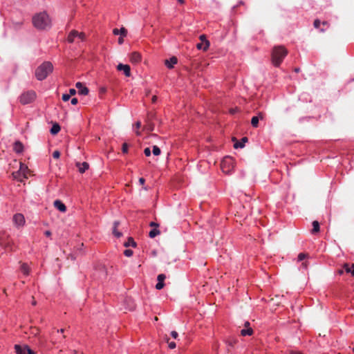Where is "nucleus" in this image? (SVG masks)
Listing matches in <instances>:
<instances>
[{"mask_svg":"<svg viewBox=\"0 0 354 354\" xmlns=\"http://www.w3.org/2000/svg\"><path fill=\"white\" fill-rule=\"evenodd\" d=\"M176 343L174 342H169V347L170 348H176Z\"/></svg>","mask_w":354,"mask_h":354,"instance_id":"obj_43","label":"nucleus"},{"mask_svg":"<svg viewBox=\"0 0 354 354\" xmlns=\"http://www.w3.org/2000/svg\"><path fill=\"white\" fill-rule=\"evenodd\" d=\"M36 93L32 90H30L23 92L19 99L21 104L26 105L33 102L36 99Z\"/></svg>","mask_w":354,"mask_h":354,"instance_id":"obj_6","label":"nucleus"},{"mask_svg":"<svg viewBox=\"0 0 354 354\" xmlns=\"http://www.w3.org/2000/svg\"><path fill=\"white\" fill-rule=\"evenodd\" d=\"M133 245H134V248H136V242H134Z\"/></svg>","mask_w":354,"mask_h":354,"instance_id":"obj_64","label":"nucleus"},{"mask_svg":"<svg viewBox=\"0 0 354 354\" xmlns=\"http://www.w3.org/2000/svg\"><path fill=\"white\" fill-rule=\"evenodd\" d=\"M322 24H323L324 26H325V25H328V22H327V21H323V22H322Z\"/></svg>","mask_w":354,"mask_h":354,"instance_id":"obj_61","label":"nucleus"},{"mask_svg":"<svg viewBox=\"0 0 354 354\" xmlns=\"http://www.w3.org/2000/svg\"><path fill=\"white\" fill-rule=\"evenodd\" d=\"M53 70V64L50 62H44L35 71V77L38 80H43L52 73Z\"/></svg>","mask_w":354,"mask_h":354,"instance_id":"obj_2","label":"nucleus"},{"mask_svg":"<svg viewBox=\"0 0 354 354\" xmlns=\"http://www.w3.org/2000/svg\"><path fill=\"white\" fill-rule=\"evenodd\" d=\"M136 124L137 128H140V127L141 126V122L138 121L136 122Z\"/></svg>","mask_w":354,"mask_h":354,"instance_id":"obj_55","label":"nucleus"},{"mask_svg":"<svg viewBox=\"0 0 354 354\" xmlns=\"http://www.w3.org/2000/svg\"><path fill=\"white\" fill-rule=\"evenodd\" d=\"M123 253L127 257H130L133 255V251L131 249H126Z\"/></svg>","mask_w":354,"mask_h":354,"instance_id":"obj_31","label":"nucleus"},{"mask_svg":"<svg viewBox=\"0 0 354 354\" xmlns=\"http://www.w3.org/2000/svg\"><path fill=\"white\" fill-rule=\"evenodd\" d=\"M71 96L68 93H65L62 95V100L64 102L68 101L70 99Z\"/></svg>","mask_w":354,"mask_h":354,"instance_id":"obj_38","label":"nucleus"},{"mask_svg":"<svg viewBox=\"0 0 354 354\" xmlns=\"http://www.w3.org/2000/svg\"><path fill=\"white\" fill-rule=\"evenodd\" d=\"M171 337L173 338L176 339L178 337V333L176 331L174 330V331H171Z\"/></svg>","mask_w":354,"mask_h":354,"instance_id":"obj_42","label":"nucleus"},{"mask_svg":"<svg viewBox=\"0 0 354 354\" xmlns=\"http://www.w3.org/2000/svg\"><path fill=\"white\" fill-rule=\"evenodd\" d=\"M256 117H259V120H263L264 118V113L259 112L258 113V115H257Z\"/></svg>","mask_w":354,"mask_h":354,"instance_id":"obj_47","label":"nucleus"},{"mask_svg":"<svg viewBox=\"0 0 354 354\" xmlns=\"http://www.w3.org/2000/svg\"><path fill=\"white\" fill-rule=\"evenodd\" d=\"M235 111H235L234 109H231V110H230V113H231L232 114H234V113H235Z\"/></svg>","mask_w":354,"mask_h":354,"instance_id":"obj_59","label":"nucleus"},{"mask_svg":"<svg viewBox=\"0 0 354 354\" xmlns=\"http://www.w3.org/2000/svg\"><path fill=\"white\" fill-rule=\"evenodd\" d=\"M118 225H119V222L115 221L113 223V234L115 236H116L118 238H119L122 236V233L118 232L117 230V227H118Z\"/></svg>","mask_w":354,"mask_h":354,"instance_id":"obj_21","label":"nucleus"},{"mask_svg":"<svg viewBox=\"0 0 354 354\" xmlns=\"http://www.w3.org/2000/svg\"><path fill=\"white\" fill-rule=\"evenodd\" d=\"M299 71H300V69H299V68H295V71L296 73H298Z\"/></svg>","mask_w":354,"mask_h":354,"instance_id":"obj_57","label":"nucleus"},{"mask_svg":"<svg viewBox=\"0 0 354 354\" xmlns=\"http://www.w3.org/2000/svg\"><path fill=\"white\" fill-rule=\"evenodd\" d=\"M151 226H156V227H158V225L156 223H153V222H151V224H150Z\"/></svg>","mask_w":354,"mask_h":354,"instance_id":"obj_56","label":"nucleus"},{"mask_svg":"<svg viewBox=\"0 0 354 354\" xmlns=\"http://www.w3.org/2000/svg\"><path fill=\"white\" fill-rule=\"evenodd\" d=\"M127 35V30L124 28H121L120 29V36L126 37Z\"/></svg>","mask_w":354,"mask_h":354,"instance_id":"obj_34","label":"nucleus"},{"mask_svg":"<svg viewBox=\"0 0 354 354\" xmlns=\"http://www.w3.org/2000/svg\"><path fill=\"white\" fill-rule=\"evenodd\" d=\"M75 86L78 89L79 94L86 95L88 93V88L84 86L82 83L77 82Z\"/></svg>","mask_w":354,"mask_h":354,"instance_id":"obj_12","label":"nucleus"},{"mask_svg":"<svg viewBox=\"0 0 354 354\" xmlns=\"http://www.w3.org/2000/svg\"><path fill=\"white\" fill-rule=\"evenodd\" d=\"M21 271L26 276H28L30 273V268L27 263H22L20 268Z\"/></svg>","mask_w":354,"mask_h":354,"instance_id":"obj_23","label":"nucleus"},{"mask_svg":"<svg viewBox=\"0 0 354 354\" xmlns=\"http://www.w3.org/2000/svg\"><path fill=\"white\" fill-rule=\"evenodd\" d=\"M29 169L28 167L22 163L20 162L19 169L18 171L12 172V176L14 179H16L20 182H23L24 179L28 178V172Z\"/></svg>","mask_w":354,"mask_h":354,"instance_id":"obj_5","label":"nucleus"},{"mask_svg":"<svg viewBox=\"0 0 354 354\" xmlns=\"http://www.w3.org/2000/svg\"><path fill=\"white\" fill-rule=\"evenodd\" d=\"M59 156H60V152H59V151L56 150V151H53V157L54 158L57 159V158H59Z\"/></svg>","mask_w":354,"mask_h":354,"instance_id":"obj_36","label":"nucleus"},{"mask_svg":"<svg viewBox=\"0 0 354 354\" xmlns=\"http://www.w3.org/2000/svg\"><path fill=\"white\" fill-rule=\"evenodd\" d=\"M344 268L347 273H351L352 276H354V263L352 264L351 267L348 263H345Z\"/></svg>","mask_w":354,"mask_h":354,"instance_id":"obj_25","label":"nucleus"},{"mask_svg":"<svg viewBox=\"0 0 354 354\" xmlns=\"http://www.w3.org/2000/svg\"><path fill=\"white\" fill-rule=\"evenodd\" d=\"M122 151L123 153H127V151H128V145L126 142L123 143L122 147Z\"/></svg>","mask_w":354,"mask_h":354,"instance_id":"obj_33","label":"nucleus"},{"mask_svg":"<svg viewBox=\"0 0 354 354\" xmlns=\"http://www.w3.org/2000/svg\"><path fill=\"white\" fill-rule=\"evenodd\" d=\"M236 340L234 339V340H232L230 342H229V344L231 346H233L234 344H236Z\"/></svg>","mask_w":354,"mask_h":354,"instance_id":"obj_50","label":"nucleus"},{"mask_svg":"<svg viewBox=\"0 0 354 354\" xmlns=\"http://www.w3.org/2000/svg\"><path fill=\"white\" fill-rule=\"evenodd\" d=\"M234 163V160L232 157H225L221 163V169L224 173L228 174L233 169Z\"/></svg>","mask_w":354,"mask_h":354,"instance_id":"obj_7","label":"nucleus"},{"mask_svg":"<svg viewBox=\"0 0 354 354\" xmlns=\"http://www.w3.org/2000/svg\"><path fill=\"white\" fill-rule=\"evenodd\" d=\"M15 350L17 354H36L28 345H15Z\"/></svg>","mask_w":354,"mask_h":354,"instance_id":"obj_8","label":"nucleus"},{"mask_svg":"<svg viewBox=\"0 0 354 354\" xmlns=\"http://www.w3.org/2000/svg\"><path fill=\"white\" fill-rule=\"evenodd\" d=\"M32 304L33 306H35V305H36V301H35V300H34V301L32 302Z\"/></svg>","mask_w":354,"mask_h":354,"instance_id":"obj_62","label":"nucleus"},{"mask_svg":"<svg viewBox=\"0 0 354 354\" xmlns=\"http://www.w3.org/2000/svg\"><path fill=\"white\" fill-rule=\"evenodd\" d=\"M253 333V330L251 327H249L245 329H242L241 330V335L242 336H246V335H252Z\"/></svg>","mask_w":354,"mask_h":354,"instance_id":"obj_26","label":"nucleus"},{"mask_svg":"<svg viewBox=\"0 0 354 354\" xmlns=\"http://www.w3.org/2000/svg\"><path fill=\"white\" fill-rule=\"evenodd\" d=\"M160 234V231H159L158 230H157V229H153V230H151V231L149 232V236H150L151 238H154L155 236H157L158 234Z\"/></svg>","mask_w":354,"mask_h":354,"instance_id":"obj_28","label":"nucleus"},{"mask_svg":"<svg viewBox=\"0 0 354 354\" xmlns=\"http://www.w3.org/2000/svg\"><path fill=\"white\" fill-rule=\"evenodd\" d=\"M156 100H157V97H156V95H153V96L152 97V98H151V101H152V102H153V103H154V102H156Z\"/></svg>","mask_w":354,"mask_h":354,"instance_id":"obj_52","label":"nucleus"},{"mask_svg":"<svg viewBox=\"0 0 354 354\" xmlns=\"http://www.w3.org/2000/svg\"><path fill=\"white\" fill-rule=\"evenodd\" d=\"M77 38H78L80 40L82 41L85 38V35L83 32H77Z\"/></svg>","mask_w":354,"mask_h":354,"instance_id":"obj_37","label":"nucleus"},{"mask_svg":"<svg viewBox=\"0 0 354 354\" xmlns=\"http://www.w3.org/2000/svg\"><path fill=\"white\" fill-rule=\"evenodd\" d=\"M343 272H344V271H343L342 270H339L338 271V273H339V274H343Z\"/></svg>","mask_w":354,"mask_h":354,"instance_id":"obj_58","label":"nucleus"},{"mask_svg":"<svg viewBox=\"0 0 354 354\" xmlns=\"http://www.w3.org/2000/svg\"><path fill=\"white\" fill-rule=\"evenodd\" d=\"M244 326H245V327L246 328H248L250 327V322H245V324H244Z\"/></svg>","mask_w":354,"mask_h":354,"instance_id":"obj_51","label":"nucleus"},{"mask_svg":"<svg viewBox=\"0 0 354 354\" xmlns=\"http://www.w3.org/2000/svg\"><path fill=\"white\" fill-rule=\"evenodd\" d=\"M0 246L9 251L14 250L12 239L4 230L0 231Z\"/></svg>","mask_w":354,"mask_h":354,"instance_id":"obj_4","label":"nucleus"},{"mask_svg":"<svg viewBox=\"0 0 354 354\" xmlns=\"http://www.w3.org/2000/svg\"><path fill=\"white\" fill-rule=\"evenodd\" d=\"M306 254H304V253H300V254H299V255H298V260H299V261H303V260L306 258Z\"/></svg>","mask_w":354,"mask_h":354,"instance_id":"obj_39","label":"nucleus"},{"mask_svg":"<svg viewBox=\"0 0 354 354\" xmlns=\"http://www.w3.org/2000/svg\"><path fill=\"white\" fill-rule=\"evenodd\" d=\"M199 38H200V40L201 41H204L205 42V40H207L206 39V36L205 35H201Z\"/></svg>","mask_w":354,"mask_h":354,"instance_id":"obj_49","label":"nucleus"},{"mask_svg":"<svg viewBox=\"0 0 354 354\" xmlns=\"http://www.w3.org/2000/svg\"><path fill=\"white\" fill-rule=\"evenodd\" d=\"M160 149L158 146H153V153L154 156H159L160 154Z\"/></svg>","mask_w":354,"mask_h":354,"instance_id":"obj_29","label":"nucleus"},{"mask_svg":"<svg viewBox=\"0 0 354 354\" xmlns=\"http://www.w3.org/2000/svg\"><path fill=\"white\" fill-rule=\"evenodd\" d=\"M209 42L208 40H205V42L201 41L196 44V48L198 50H203L204 51L207 50V48H209Z\"/></svg>","mask_w":354,"mask_h":354,"instance_id":"obj_18","label":"nucleus"},{"mask_svg":"<svg viewBox=\"0 0 354 354\" xmlns=\"http://www.w3.org/2000/svg\"><path fill=\"white\" fill-rule=\"evenodd\" d=\"M124 246L127 248L129 246H133V237L130 236L128 239V241L124 242Z\"/></svg>","mask_w":354,"mask_h":354,"instance_id":"obj_30","label":"nucleus"},{"mask_svg":"<svg viewBox=\"0 0 354 354\" xmlns=\"http://www.w3.org/2000/svg\"><path fill=\"white\" fill-rule=\"evenodd\" d=\"M54 206L62 212H65L66 211V205L59 200L54 201Z\"/></svg>","mask_w":354,"mask_h":354,"instance_id":"obj_15","label":"nucleus"},{"mask_svg":"<svg viewBox=\"0 0 354 354\" xmlns=\"http://www.w3.org/2000/svg\"><path fill=\"white\" fill-rule=\"evenodd\" d=\"M320 31L323 32H324V30L323 28H322V29H320Z\"/></svg>","mask_w":354,"mask_h":354,"instance_id":"obj_63","label":"nucleus"},{"mask_svg":"<svg viewBox=\"0 0 354 354\" xmlns=\"http://www.w3.org/2000/svg\"><path fill=\"white\" fill-rule=\"evenodd\" d=\"M44 234L46 236H50L51 235V232L50 231H46Z\"/></svg>","mask_w":354,"mask_h":354,"instance_id":"obj_53","label":"nucleus"},{"mask_svg":"<svg viewBox=\"0 0 354 354\" xmlns=\"http://www.w3.org/2000/svg\"><path fill=\"white\" fill-rule=\"evenodd\" d=\"M313 229L311 230V233L312 234H316V233H318L320 230V227H319V223L317 221H314L313 222Z\"/></svg>","mask_w":354,"mask_h":354,"instance_id":"obj_24","label":"nucleus"},{"mask_svg":"<svg viewBox=\"0 0 354 354\" xmlns=\"http://www.w3.org/2000/svg\"><path fill=\"white\" fill-rule=\"evenodd\" d=\"M180 3H184V0H177Z\"/></svg>","mask_w":354,"mask_h":354,"instance_id":"obj_60","label":"nucleus"},{"mask_svg":"<svg viewBox=\"0 0 354 354\" xmlns=\"http://www.w3.org/2000/svg\"><path fill=\"white\" fill-rule=\"evenodd\" d=\"M177 62V58L176 57H172L169 59H165V64L169 68H172Z\"/></svg>","mask_w":354,"mask_h":354,"instance_id":"obj_17","label":"nucleus"},{"mask_svg":"<svg viewBox=\"0 0 354 354\" xmlns=\"http://www.w3.org/2000/svg\"><path fill=\"white\" fill-rule=\"evenodd\" d=\"M138 182H139V184L142 186L145 185V179L144 178H140L139 179Z\"/></svg>","mask_w":354,"mask_h":354,"instance_id":"obj_45","label":"nucleus"},{"mask_svg":"<svg viewBox=\"0 0 354 354\" xmlns=\"http://www.w3.org/2000/svg\"><path fill=\"white\" fill-rule=\"evenodd\" d=\"M113 35H120V29L114 28V29L113 30Z\"/></svg>","mask_w":354,"mask_h":354,"instance_id":"obj_46","label":"nucleus"},{"mask_svg":"<svg viewBox=\"0 0 354 354\" xmlns=\"http://www.w3.org/2000/svg\"><path fill=\"white\" fill-rule=\"evenodd\" d=\"M77 37V31L72 30L68 35L67 41L68 43H73Z\"/></svg>","mask_w":354,"mask_h":354,"instance_id":"obj_20","label":"nucleus"},{"mask_svg":"<svg viewBox=\"0 0 354 354\" xmlns=\"http://www.w3.org/2000/svg\"><path fill=\"white\" fill-rule=\"evenodd\" d=\"M165 278L166 276L164 274H160L158 275L157 279L158 282L156 285V288L157 290H161L164 287L165 284L163 281L165 279Z\"/></svg>","mask_w":354,"mask_h":354,"instance_id":"obj_13","label":"nucleus"},{"mask_svg":"<svg viewBox=\"0 0 354 354\" xmlns=\"http://www.w3.org/2000/svg\"><path fill=\"white\" fill-rule=\"evenodd\" d=\"M13 149L16 153H20L24 150V146L19 141H16L14 144Z\"/></svg>","mask_w":354,"mask_h":354,"instance_id":"obj_19","label":"nucleus"},{"mask_svg":"<svg viewBox=\"0 0 354 354\" xmlns=\"http://www.w3.org/2000/svg\"><path fill=\"white\" fill-rule=\"evenodd\" d=\"M12 221L17 227H22L25 224V218L22 214H15L13 216Z\"/></svg>","mask_w":354,"mask_h":354,"instance_id":"obj_9","label":"nucleus"},{"mask_svg":"<svg viewBox=\"0 0 354 354\" xmlns=\"http://www.w3.org/2000/svg\"><path fill=\"white\" fill-rule=\"evenodd\" d=\"M32 24L36 28L44 30L50 27L51 21L48 15L46 12H43L36 14L32 17Z\"/></svg>","mask_w":354,"mask_h":354,"instance_id":"obj_1","label":"nucleus"},{"mask_svg":"<svg viewBox=\"0 0 354 354\" xmlns=\"http://www.w3.org/2000/svg\"><path fill=\"white\" fill-rule=\"evenodd\" d=\"M320 24H321V21H320V20H319V19H315V20L314 21L313 25H314V27H315V28H319V27Z\"/></svg>","mask_w":354,"mask_h":354,"instance_id":"obj_35","label":"nucleus"},{"mask_svg":"<svg viewBox=\"0 0 354 354\" xmlns=\"http://www.w3.org/2000/svg\"><path fill=\"white\" fill-rule=\"evenodd\" d=\"M118 71L122 72L126 77L131 76V67L128 64H119L117 66Z\"/></svg>","mask_w":354,"mask_h":354,"instance_id":"obj_10","label":"nucleus"},{"mask_svg":"<svg viewBox=\"0 0 354 354\" xmlns=\"http://www.w3.org/2000/svg\"><path fill=\"white\" fill-rule=\"evenodd\" d=\"M141 60V56L139 53L134 52V63L140 62Z\"/></svg>","mask_w":354,"mask_h":354,"instance_id":"obj_32","label":"nucleus"},{"mask_svg":"<svg viewBox=\"0 0 354 354\" xmlns=\"http://www.w3.org/2000/svg\"><path fill=\"white\" fill-rule=\"evenodd\" d=\"M77 102H78V100L77 98H75V97L72 98V100H71L72 104L75 105L77 104Z\"/></svg>","mask_w":354,"mask_h":354,"instance_id":"obj_48","label":"nucleus"},{"mask_svg":"<svg viewBox=\"0 0 354 354\" xmlns=\"http://www.w3.org/2000/svg\"><path fill=\"white\" fill-rule=\"evenodd\" d=\"M76 167L78 168V171L81 173V174H83L84 173L89 167V165L88 162H77L76 163Z\"/></svg>","mask_w":354,"mask_h":354,"instance_id":"obj_14","label":"nucleus"},{"mask_svg":"<svg viewBox=\"0 0 354 354\" xmlns=\"http://www.w3.org/2000/svg\"><path fill=\"white\" fill-rule=\"evenodd\" d=\"M60 129H61V128H60V126L59 125V124L55 123L52 126L50 131L51 134L56 135L59 132Z\"/></svg>","mask_w":354,"mask_h":354,"instance_id":"obj_22","label":"nucleus"},{"mask_svg":"<svg viewBox=\"0 0 354 354\" xmlns=\"http://www.w3.org/2000/svg\"><path fill=\"white\" fill-rule=\"evenodd\" d=\"M144 153L146 156H149L151 155V150L149 147L145 149Z\"/></svg>","mask_w":354,"mask_h":354,"instance_id":"obj_40","label":"nucleus"},{"mask_svg":"<svg viewBox=\"0 0 354 354\" xmlns=\"http://www.w3.org/2000/svg\"><path fill=\"white\" fill-rule=\"evenodd\" d=\"M259 117H256V116H254L252 117V120H251V124L252 125L253 127H257L258 125H259Z\"/></svg>","mask_w":354,"mask_h":354,"instance_id":"obj_27","label":"nucleus"},{"mask_svg":"<svg viewBox=\"0 0 354 354\" xmlns=\"http://www.w3.org/2000/svg\"><path fill=\"white\" fill-rule=\"evenodd\" d=\"M64 332V329H60V330H57L56 331V334L55 336H57L55 337V339L53 340V339H52V342L53 344H57V343H60L62 342V340H64L65 338H66V336L64 335H61L60 333H63Z\"/></svg>","mask_w":354,"mask_h":354,"instance_id":"obj_11","label":"nucleus"},{"mask_svg":"<svg viewBox=\"0 0 354 354\" xmlns=\"http://www.w3.org/2000/svg\"><path fill=\"white\" fill-rule=\"evenodd\" d=\"M287 54L288 51L283 46H275L272 52V64L275 66H279Z\"/></svg>","mask_w":354,"mask_h":354,"instance_id":"obj_3","label":"nucleus"},{"mask_svg":"<svg viewBox=\"0 0 354 354\" xmlns=\"http://www.w3.org/2000/svg\"><path fill=\"white\" fill-rule=\"evenodd\" d=\"M233 140H236V142L234 144V148H243L245 146V143L248 142V138L243 137L242 138L241 141H238L237 140H236V138H233Z\"/></svg>","mask_w":354,"mask_h":354,"instance_id":"obj_16","label":"nucleus"},{"mask_svg":"<svg viewBox=\"0 0 354 354\" xmlns=\"http://www.w3.org/2000/svg\"><path fill=\"white\" fill-rule=\"evenodd\" d=\"M68 94L70 95V96L74 95L76 94V90L75 88H70L69 93H68Z\"/></svg>","mask_w":354,"mask_h":354,"instance_id":"obj_41","label":"nucleus"},{"mask_svg":"<svg viewBox=\"0 0 354 354\" xmlns=\"http://www.w3.org/2000/svg\"><path fill=\"white\" fill-rule=\"evenodd\" d=\"M124 37H123V36H120V37L118 38V44H119L120 45H121V44H123V42H124Z\"/></svg>","mask_w":354,"mask_h":354,"instance_id":"obj_44","label":"nucleus"},{"mask_svg":"<svg viewBox=\"0 0 354 354\" xmlns=\"http://www.w3.org/2000/svg\"><path fill=\"white\" fill-rule=\"evenodd\" d=\"M290 354H302V353L300 352H298V351H291Z\"/></svg>","mask_w":354,"mask_h":354,"instance_id":"obj_54","label":"nucleus"}]
</instances>
